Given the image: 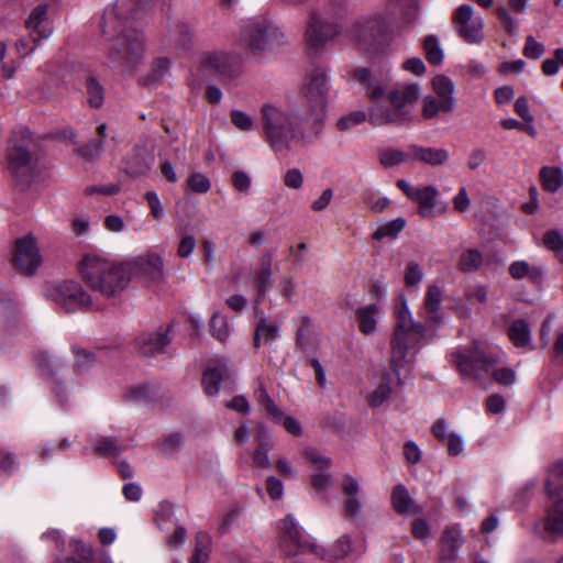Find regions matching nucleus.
I'll use <instances>...</instances> for the list:
<instances>
[{
    "instance_id": "obj_57",
    "label": "nucleus",
    "mask_w": 563,
    "mask_h": 563,
    "mask_svg": "<svg viewBox=\"0 0 563 563\" xmlns=\"http://www.w3.org/2000/svg\"><path fill=\"white\" fill-rule=\"evenodd\" d=\"M232 184L236 190L243 194H247L251 189V178L246 173L242 170H236L233 173Z\"/></svg>"
},
{
    "instance_id": "obj_35",
    "label": "nucleus",
    "mask_w": 563,
    "mask_h": 563,
    "mask_svg": "<svg viewBox=\"0 0 563 563\" xmlns=\"http://www.w3.org/2000/svg\"><path fill=\"white\" fill-rule=\"evenodd\" d=\"M405 225L406 221L401 217L387 221L380 224L375 230V232L373 233V239L376 241H380L384 239H394L402 231Z\"/></svg>"
},
{
    "instance_id": "obj_37",
    "label": "nucleus",
    "mask_w": 563,
    "mask_h": 563,
    "mask_svg": "<svg viewBox=\"0 0 563 563\" xmlns=\"http://www.w3.org/2000/svg\"><path fill=\"white\" fill-rule=\"evenodd\" d=\"M422 45L427 60L432 65H441L444 53L438 37L435 35H428L424 37Z\"/></svg>"
},
{
    "instance_id": "obj_53",
    "label": "nucleus",
    "mask_w": 563,
    "mask_h": 563,
    "mask_svg": "<svg viewBox=\"0 0 563 563\" xmlns=\"http://www.w3.org/2000/svg\"><path fill=\"white\" fill-rule=\"evenodd\" d=\"M282 284V299L290 300L297 294V283L294 275L287 273L279 276Z\"/></svg>"
},
{
    "instance_id": "obj_16",
    "label": "nucleus",
    "mask_w": 563,
    "mask_h": 563,
    "mask_svg": "<svg viewBox=\"0 0 563 563\" xmlns=\"http://www.w3.org/2000/svg\"><path fill=\"white\" fill-rule=\"evenodd\" d=\"M130 280L132 277L144 283H159L164 279V258L155 252H146L126 262Z\"/></svg>"
},
{
    "instance_id": "obj_27",
    "label": "nucleus",
    "mask_w": 563,
    "mask_h": 563,
    "mask_svg": "<svg viewBox=\"0 0 563 563\" xmlns=\"http://www.w3.org/2000/svg\"><path fill=\"white\" fill-rule=\"evenodd\" d=\"M463 543V533L460 526H452L443 532L441 539L440 558L444 562H451L457 556L459 549Z\"/></svg>"
},
{
    "instance_id": "obj_6",
    "label": "nucleus",
    "mask_w": 563,
    "mask_h": 563,
    "mask_svg": "<svg viewBox=\"0 0 563 563\" xmlns=\"http://www.w3.org/2000/svg\"><path fill=\"white\" fill-rule=\"evenodd\" d=\"M451 362L460 372L463 379L477 380L492 372L494 379L501 385L509 386L516 382V373L511 368L493 369L497 356L487 354V346L479 340L456 349L450 354Z\"/></svg>"
},
{
    "instance_id": "obj_22",
    "label": "nucleus",
    "mask_w": 563,
    "mask_h": 563,
    "mask_svg": "<svg viewBox=\"0 0 563 563\" xmlns=\"http://www.w3.org/2000/svg\"><path fill=\"white\" fill-rule=\"evenodd\" d=\"M48 8L47 3L36 5L25 20V27L35 43L53 34L54 29L47 16Z\"/></svg>"
},
{
    "instance_id": "obj_5",
    "label": "nucleus",
    "mask_w": 563,
    "mask_h": 563,
    "mask_svg": "<svg viewBox=\"0 0 563 563\" xmlns=\"http://www.w3.org/2000/svg\"><path fill=\"white\" fill-rule=\"evenodd\" d=\"M415 0H386L382 11L374 12L355 21L350 36L364 51L374 52L390 41L388 18L412 7Z\"/></svg>"
},
{
    "instance_id": "obj_15",
    "label": "nucleus",
    "mask_w": 563,
    "mask_h": 563,
    "mask_svg": "<svg viewBox=\"0 0 563 563\" xmlns=\"http://www.w3.org/2000/svg\"><path fill=\"white\" fill-rule=\"evenodd\" d=\"M340 34V26L335 22L325 21L317 12H311L305 32L307 48L310 53H319L324 45Z\"/></svg>"
},
{
    "instance_id": "obj_63",
    "label": "nucleus",
    "mask_w": 563,
    "mask_h": 563,
    "mask_svg": "<svg viewBox=\"0 0 563 563\" xmlns=\"http://www.w3.org/2000/svg\"><path fill=\"white\" fill-rule=\"evenodd\" d=\"M402 69L410 71L416 76H421L427 70L426 65L420 57L408 58L406 62H404Z\"/></svg>"
},
{
    "instance_id": "obj_28",
    "label": "nucleus",
    "mask_w": 563,
    "mask_h": 563,
    "mask_svg": "<svg viewBox=\"0 0 563 563\" xmlns=\"http://www.w3.org/2000/svg\"><path fill=\"white\" fill-rule=\"evenodd\" d=\"M455 106L443 101L434 95H427L421 101V115L426 120L439 118L443 113H451Z\"/></svg>"
},
{
    "instance_id": "obj_50",
    "label": "nucleus",
    "mask_w": 563,
    "mask_h": 563,
    "mask_svg": "<svg viewBox=\"0 0 563 563\" xmlns=\"http://www.w3.org/2000/svg\"><path fill=\"white\" fill-rule=\"evenodd\" d=\"M230 118L234 126L243 132H250L255 126L254 119L242 110H232Z\"/></svg>"
},
{
    "instance_id": "obj_9",
    "label": "nucleus",
    "mask_w": 563,
    "mask_h": 563,
    "mask_svg": "<svg viewBox=\"0 0 563 563\" xmlns=\"http://www.w3.org/2000/svg\"><path fill=\"white\" fill-rule=\"evenodd\" d=\"M303 95L310 103L313 121V136H319L324 121L328 95V77L324 69H310L305 78Z\"/></svg>"
},
{
    "instance_id": "obj_40",
    "label": "nucleus",
    "mask_w": 563,
    "mask_h": 563,
    "mask_svg": "<svg viewBox=\"0 0 563 563\" xmlns=\"http://www.w3.org/2000/svg\"><path fill=\"white\" fill-rule=\"evenodd\" d=\"M95 452L103 457L117 456L122 448L114 438H100L95 442Z\"/></svg>"
},
{
    "instance_id": "obj_34",
    "label": "nucleus",
    "mask_w": 563,
    "mask_h": 563,
    "mask_svg": "<svg viewBox=\"0 0 563 563\" xmlns=\"http://www.w3.org/2000/svg\"><path fill=\"white\" fill-rule=\"evenodd\" d=\"M70 547L74 556L68 558L66 561H56L55 563H92L95 552L90 545L79 540H71Z\"/></svg>"
},
{
    "instance_id": "obj_43",
    "label": "nucleus",
    "mask_w": 563,
    "mask_h": 563,
    "mask_svg": "<svg viewBox=\"0 0 563 563\" xmlns=\"http://www.w3.org/2000/svg\"><path fill=\"white\" fill-rule=\"evenodd\" d=\"M391 501L395 510L399 514L409 511L412 504L408 490L402 485L395 487Z\"/></svg>"
},
{
    "instance_id": "obj_51",
    "label": "nucleus",
    "mask_w": 563,
    "mask_h": 563,
    "mask_svg": "<svg viewBox=\"0 0 563 563\" xmlns=\"http://www.w3.org/2000/svg\"><path fill=\"white\" fill-rule=\"evenodd\" d=\"M367 119V114L363 110L352 111L349 114L342 117L338 121L340 130H350L352 126L363 123Z\"/></svg>"
},
{
    "instance_id": "obj_49",
    "label": "nucleus",
    "mask_w": 563,
    "mask_h": 563,
    "mask_svg": "<svg viewBox=\"0 0 563 563\" xmlns=\"http://www.w3.org/2000/svg\"><path fill=\"white\" fill-rule=\"evenodd\" d=\"M87 99L91 107L99 108L103 103V89L95 78L87 80Z\"/></svg>"
},
{
    "instance_id": "obj_41",
    "label": "nucleus",
    "mask_w": 563,
    "mask_h": 563,
    "mask_svg": "<svg viewBox=\"0 0 563 563\" xmlns=\"http://www.w3.org/2000/svg\"><path fill=\"white\" fill-rule=\"evenodd\" d=\"M255 397L258 404L265 409L267 415H269L274 420L282 419V411L274 402V400L269 397L267 390L264 387H258L255 390Z\"/></svg>"
},
{
    "instance_id": "obj_23",
    "label": "nucleus",
    "mask_w": 563,
    "mask_h": 563,
    "mask_svg": "<svg viewBox=\"0 0 563 563\" xmlns=\"http://www.w3.org/2000/svg\"><path fill=\"white\" fill-rule=\"evenodd\" d=\"M341 490L344 496L345 515L350 518L358 516L362 509V497L357 479L351 475H345L341 482Z\"/></svg>"
},
{
    "instance_id": "obj_38",
    "label": "nucleus",
    "mask_w": 563,
    "mask_h": 563,
    "mask_svg": "<svg viewBox=\"0 0 563 563\" xmlns=\"http://www.w3.org/2000/svg\"><path fill=\"white\" fill-rule=\"evenodd\" d=\"M378 158L379 163L384 167H394L405 162H411V158H409L408 155V150L402 152L393 147L380 151Z\"/></svg>"
},
{
    "instance_id": "obj_25",
    "label": "nucleus",
    "mask_w": 563,
    "mask_h": 563,
    "mask_svg": "<svg viewBox=\"0 0 563 563\" xmlns=\"http://www.w3.org/2000/svg\"><path fill=\"white\" fill-rule=\"evenodd\" d=\"M168 344L167 330L159 328L155 331L144 332L136 338L135 345L143 356H152L163 351Z\"/></svg>"
},
{
    "instance_id": "obj_31",
    "label": "nucleus",
    "mask_w": 563,
    "mask_h": 563,
    "mask_svg": "<svg viewBox=\"0 0 563 563\" xmlns=\"http://www.w3.org/2000/svg\"><path fill=\"white\" fill-rule=\"evenodd\" d=\"M390 380L388 373H383L377 377L376 386L368 395V402L372 407H379L389 398L391 394Z\"/></svg>"
},
{
    "instance_id": "obj_30",
    "label": "nucleus",
    "mask_w": 563,
    "mask_h": 563,
    "mask_svg": "<svg viewBox=\"0 0 563 563\" xmlns=\"http://www.w3.org/2000/svg\"><path fill=\"white\" fill-rule=\"evenodd\" d=\"M431 86L435 97L456 107V100L454 98L455 85L451 78L445 75H437L433 77Z\"/></svg>"
},
{
    "instance_id": "obj_36",
    "label": "nucleus",
    "mask_w": 563,
    "mask_h": 563,
    "mask_svg": "<svg viewBox=\"0 0 563 563\" xmlns=\"http://www.w3.org/2000/svg\"><path fill=\"white\" fill-rule=\"evenodd\" d=\"M509 274L514 279L537 280L541 276V269L531 266L527 261H515L509 266Z\"/></svg>"
},
{
    "instance_id": "obj_61",
    "label": "nucleus",
    "mask_w": 563,
    "mask_h": 563,
    "mask_svg": "<svg viewBox=\"0 0 563 563\" xmlns=\"http://www.w3.org/2000/svg\"><path fill=\"white\" fill-rule=\"evenodd\" d=\"M454 209L459 212H466L471 206V200L465 187H461L453 198Z\"/></svg>"
},
{
    "instance_id": "obj_60",
    "label": "nucleus",
    "mask_w": 563,
    "mask_h": 563,
    "mask_svg": "<svg viewBox=\"0 0 563 563\" xmlns=\"http://www.w3.org/2000/svg\"><path fill=\"white\" fill-rule=\"evenodd\" d=\"M506 400L503 396L494 394L490 395L486 400V410L488 413L497 415L504 411Z\"/></svg>"
},
{
    "instance_id": "obj_26",
    "label": "nucleus",
    "mask_w": 563,
    "mask_h": 563,
    "mask_svg": "<svg viewBox=\"0 0 563 563\" xmlns=\"http://www.w3.org/2000/svg\"><path fill=\"white\" fill-rule=\"evenodd\" d=\"M382 314V307L377 302L360 307L355 311V319L360 332L364 335L375 334L377 331L378 319Z\"/></svg>"
},
{
    "instance_id": "obj_8",
    "label": "nucleus",
    "mask_w": 563,
    "mask_h": 563,
    "mask_svg": "<svg viewBox=\"0 0 563 563\" xmlns=\"http://www.w3.org/2000/svg\"><path fill=\"white\" fill-rule=\"evenodd\" d=\"M279 547L285 555L291 556L301 552H311L317 556L339 563L353 552L352 540L347 534L341 536L329 550L308 540L292 516L283 520Z\"/></svg>"
},
{
    "instance_id": "obj_7",
    "label": "nucleus",
    "mask_w": 563,
    "mask_h": 563,
    "mask_svg": "<svg viewBox=\"0 0 563 563\" xmlns=\"http://www.w3.org/2000/svg\"><path fill=\"white\" fill-rule=\"evenodd\" d=\"M84 280L106 297H114L130 284L126 262H117L100 254H87L80 262Z\"/></svg>"
},
{
    "instance_id": "obj_46",
    "label": "nucleus",
    "mask_w": 563,
    "mask_h": 563,
    "mask_svg": "<svg viewBox=\"0 0 563 563\" xmlns=\"http://www.w3.org/2000/svg\"><path fill=\"white\" fill-rule=\"evenodd\" d=\"M482 263V254L475 249H470L462 253L460 260V268L463 272H472L479 268Z\"/></svg>"
},
{
    "instance_id": "obj_20",
    "label": "nucleus",
    "mask_w": 563,
    "mask_h": 563,
    "mask_svg": "<svg viewBox=\"0 0 563 563\" xmlns=\"http://www.w3.org/2000/svg\"><path fill=\"white\" fill-rule=\"evenodd\" d=\"M305 456L311 464L312 474L310 483L314 493L325 494L333 485L332 475L330 473V457L314 449H307Z\"/></svg>"
},
{
    "instance_id": "obj_3",
    "label": "nucleus",
    "mask_w": 563,
    "mask_h": 563,
    "mask_svg": "<svg viewBox=\"0 0 563 563\" xmlns=\"http://www.w3.org/2000/svg\"><path fill=\"white\" fill-rule=\"evenodd\" d=\"M130 5L117 1L104 10L101 23L102 34L111 60L132 64L144 54V35L128 24Z\"/></svg>"
},
{
    "instance_id": "obj_55",
    "label": "nucleus",
    "mask_w": 563,
    "mask_h": 563,
    "mask_svg": "<svg viewBox=\"0 0 563 563\" xmlns=\"http://www.w3.org/2000/svg\"><path fill=\"white\" fill-rule=\"evenodd\" d=\"M497 15H498V19L501 21L505 30L509 33V34H514L517 32L518 30V23L517 21L512 18V15L510 14L509 10L503 5L498 7L497 8Z\"/></svg>"
},
{
    "instance_id": "obj_59",
    "label": "nucleus",
    "mask_w": 563,
    "mask_h": 563,
    "mask_svg": "<svg viewBox=\"0 0 563 563\" xmlns=\"http://www.w3.org/2000/svg\"><path fill=\"white\" fill-rule=\"evenodd\" d=\"M284 183L287 187L299 189L303 184V177L298 168L288 169L284 176Z\"/></svg>"
},
{
    "instance_id": "obj_24",
    "label": "nucleus",
    "mask_w": 563,
    "mask_h": 563,
    "mask_svg": "<svg viewBox=\"0 0 563 563\" xmlns=\"http://www.w3.org/2000/svg\"><path fill=\"white\" fill-rule=\"evenodd\" d=\"M408 155L412 162H420L433 167L445 165L450 159L449 151L443 147L410 145Z\"/></svg>"
},
{
    "instance_id": "obj_1",
    "label": "nucleus",
    "mask_w": 563,
    "mask_h": 563,
    "mask_svg": "<svg viewBox=\"0 0 563 563\" xmlns=\"http://www.w3.org/2000/svg\"><path fill=\"white\" fill-rule=\"evenodd\" d=\"M443 289L441 286L429 285L420 308L423 322L415 320L405 296L394 308V335L391 341V364L395 371L413 358L416 351L431 342L438 328L444 323L441 310Z\"/></svg>"
},
{
    "instance_id": "obj_19",
    "label": "nucleus",
    "mask_w": 563,
    "mask_h": 563,
    "mask_svg": "<svg viewBox=\"0 0 563 563\" xmlns=\"http://www.w3.org/2000/svg\"><path fill=\"white\" fill-rule=\"evenodd\" d=\"M51 296L66 311H76L91 306L90 296L80 284L73 280H65L56 285Z\"/></svg>"
},
{
    "instance_id": "obj_44",
    "label": "nucleus",
    "mask_w": 563,
    "mask_h": 563,
    "mask_svg": "<svg viewBox=\"0 0 563 563\" xmlns=\"http://www.w3.org/2000/svg\"><path fill=\"white\" fill-rule=\"evenodd\" d=\"M278 335V328L275 323L267 322L266 320H262L261 323L256 327L255 335H254V345L257 347L261 344V341H271L274 340Z\"/></svg>"
},
{
    "instance_id": "obj_12",
    "label": "nucleus",
    "mask_w": 563,
    "mask_h": 563,
    "mask_svg": "<svg viewBox=\"0 0 563 563\" xmlns=\"http://www.w3.org/2000/svg\"><path fill=\"white\" fill-rule=\"evenodd\" d=\"M277 269L278 265L275 261V255L271 252L263 255L255 275V287L257 289L256 302H260L266 297L272 302H277L278 298H282V284L279 278L277 280L274 279V274Z\"/></svg>"
},
{
    "instance_id": "obj_64",
    "label": "nucleus",
    "mask_w": 563,
    "mask_h": 563,
    "mask_svg": "<svg viewBox=\"0 0 563 563\" xmlns=\"http://www.w3.org/2000/svg\"><path fill=\"white\" fill-rule=\"evenodd\" d=\"M196 247V240L192 235H184L178 244L177 253L180 257H188Z\"/></svg>"
},
{
    "instance_id": "obj_54",
    "label": "nucleus",
    "mask_w": 563,
    "mask_h": 563,
    "mask_svg": "<svg viewBox=\"0 0 563 563\" xmlns=\"http://www.w3.org/2000/svg\"><path fill=\"white\" fill-rule=\"evenodd\" d=\"M145 199L150 206L151 213L156 221H159L164 216V207L155 191H147Z\"/></svg>"
},
{
    "instance_id": "obj_2",
    "label": "nucleus",
    "mask_w": 563,
    "mask_h": 563,
    "mask_svg": "<svg viewBox=\"0 0 563 563\" xmlns=\"http://www.w3.org/2000/svg\"><path fill=\"white\" fill-rule=\"evenodd\" d=\"M352 80L358 84L373 101L368 110V120L374 125L402 124L412 118L408 106L415 103L421 93L418 84H406L388 89L384 79L372 76L367 68H356Z\"/></svg>"
},
{
    "instance_id": "obj_39",
    "label": "nucleus",
    "mask_w": 563,
    "mask_h": 563,
    "mask_svg": "<svg viewBox=\"0 0 563 563\" xmlns=\"http://www.w3.org/2000/svg\"><path fill=\"white\" fill-rule=\"evenodd\" d=\"M223 371L218 367H209L203 374L202 385L207 395L214 396L219 393Z\"/></svg>"
},
{
    "instance_id": "obj_18",
    "label": "nucleus",
    "mask_w": 563,
    "mask_h": 563,
    "mask_svg": "<svg viewBox=\"0 0 563 563\" xmlns=\"http://www.w3.org/2000/svg\"><path fill=\"white\" fill-rule=\"evenodd\" d=\"M8 168L15 184L26 189L35 175L36 162L23 146H13L8 153Z\"/></svg>"
},
{
    "instance_id": "obj_17",
    "label": "nucleus",
    "mask_w": 563,
    "mask_h": 563,
    "mask_svg": "<svg viewBox=\"0 0 563 563\" xmlns=\"http://www.w3.org/2000/svg\"><path fill=\"white\" fill-rule=\"evenodd\" d=\"M12 263L21 274L26 276L33 275L40 267L42 256L31 234L15 240Z\"/></svg>"
},
{
    "instance_id": "obj_14",
    "label": "nucleus",
    "mask_w": 563,
    "mask_h": 563,
    "mask_svg": "<svg viewBox=\"0 0 563 563\" xmlns=\"http://www.w3.org/2000/svg\"><path fill=\"white\" fill-rule=\"evenodd\" d=\"M397 186L410 200L418 203L419 214L423 218H433L445 211V207L439 203L440 192L437 187L431 185L424 187L412 186L404 179L398 180Z\"/></svg>"
},
{
    "instance_id": "obj_52",
    "label": "nucleus",
    "mask_w": 563,
    "mask_h": 563,
    "mask_svg": "<svg viewBox=\"0 0 563 563\" xmlns=\"http://www.w3.org/2000/svg\"><path fill=\"white\" fill-rule=\"evenodd\" d=\"M545 52V47L542 43L538 42L533 36H527L523 55L530 59H539Z\"/></svg>"
},
{
    "instance_id": "obj_29",
    "label": "nucleus",
    "mask_w": 563,
    "mask_h": 563,
    "mask_svg": "<svg viewBox=\"0 0 563 563\" xmlns=\"http://www.w3.org/2000/svg\"><path fill=\"white\" fill-rule=\"evenodd\" d=\"M508 335L516 347L526 351L531 350V331L525 320H514L509 327Z\"/></svg>"
},
{
    "instance_id": "obj_56",
    "label": "nucleus",
    "mask_w": 563,
    "mask_h": 563,
    "mask_svg": "<svg viewBox=\"0 0 563 563\" xmlns=\"http://www.w3.org/2000/svg\"><path fill=\"white\" fill-rule=\"evenodd\" d=\"M545 246L558 254L563 249V236L558 231H549L544 234Z\"/></svg>"
},
{
    "instance_id": "obj_48",
    "label": "nucleus",
    "mask_w": 563,
    "mask_h": 563,
    "mask_svg": "<svg viewBox=\"0 0 563 563\" xmlns=\"http://www.w3.org/2000/svg\"><path fill=\"white\" fill-rule=\"evenodd\" d=\"M210 327H211L212 335L217 340L224 342L229 338L230 329H229V323H228V320L225 317H223L219 313H214L212 316Z\"/></svg>"
},
{
    "instance_id": "obj_10",
    "label": "nucleus",
    "mask_w": 563,
    "mask_h": 563,
    "mask_svg": "<svg viewBox=\"0 0 563 563\" xmlns=\"http://www.w3.org/2000/svg\"><path fill=\"white\" fill-rule=\"evenodd\" d=\"M545 489L554 505L548 510L545 529L554 536H563V461L554 464L545 483Z\"/></svg>"
},
{
    "instance_id": "obj_33",
    "label": "nucleus",
    "mask_w": 563,
    "mask_h": 563,
    "mask_svg": "<svg viewBox=\"0 0 563 563\" xmlns=\"http://www.w3.org/2000/svg\"><path fill=\"white\" fill-rule=\"evenodd\" d=\"M542 187L551 192L563 186V172L559 167H543L540 172Z\"/></svg>"
},
{
    "instance_id": "obj_13",
    "label": "nucleus",
    "mask_w": 563,
    "mask_h": 563,
    "mask_svg": "<svg viewBox=\"0 0 563 563\" xmlns=\"http://www.w3.org/2000/svg\"><path fill=\"white\" fill-rule=\"evenodd\" d=\"M279 35V30L263 18L250 20L242 29L241 41L253 52L262 51L273 44Z\"/></svg>"
},
{
    "instance_id": "obj_47",
    "label": "nucleus",
    "mask_w": 563,
    "mask_h": 563,
    "mask_svg": "<svg viewBox=\"0 0 563 563\" xmlns=\"http://www.w3.org/2000/svg\"><path fill=\"white\" fill-rule=\"evenodd\" d=\"M423 279V271L420 264L415 261L407 263L404 272V280L407 287H416Z\"/></svg>"
},
{
    "instance_id": "obj_62",
    "label": "nucleus",
    "mask_w": 563,
    "mask_h": 563,
    "mask_svg": "<svg viewBox=\"0 0 563 563\" xmlns=\"http://www.w3.org/2000/svg\"><path fill=\"white\" fill-rule=\"evenodd\" d=\"M364 201L368 206V208L374 212H380L387 208L389 205V200L386 197L375 196L373 194H368L365 196Z\"/></svg>"
},
{
    "instance_id": "obj_45",
    "label": "nucleus",
    "mask_w": 563,
    "mask_h": 563,
    "mask_svg": "<svg viewBox=\"0 0 563 563\" xmlns=\"http://www.w3.org/2000/svg\"><path fill=\"white\" fill-rule=\"evenodd\" d=\"M563 67V47L555 48L553 57L547 58L542 62L541 70L544 76H555Z\"/></svg>"
},
{
    "instance_id": "obj_32",
    "label": "nucleus",
    "mask_w": 563,
    "mask_h": 563,
    "mask_svg": "<svg viewBox=\"0 0 563 563\" xmlns=\"http://www.w3.org/2000/svg\"><path fill=\"white\" fill-rule=\"evenodd\" d=\"M212 541L209 533L199 531L195 538V552L191 563H207L211 553Z\"/></svg>"
},
{
    "instance_id": "obj_11",
    "label": "nucleus",
    "mask_w": 563,
    "mask_h": 563,
    "mask_svg": "<svg viewBox=\"0 0 563 563\" xmlns=\"http://www.w3.org/2000/svg\"><path fill=\"white\" fill-rule=\"evenodd\" d=\"M456 34L468 44H481L485 38L484 20L470 4H461L452 15Z\"/></svg>"
},
{
    "instance_id": "obj_4",
    "label": "nucleus",
    "mask_w": 563,
    "mask_h": 563,
    "mask_svg": "<svg viewBox=\"0 0 563 563\" xmlns=\"http://www.w3.org/2000/svg\"><path fill=\"white\" fill-rule=\"evenodd\" d=\"M261 118L266 141L275 152L288 150L292 142L305 145L317 137L313 136V131L305 133L297 124L294 111L285 103H264L261 108Z\"/></svg>"
},
{
    "instance_id": "obj_21",
    "label": "nucleus",
    "mask_w": 563,
    "mask_h": 563,
    "mask_svg": "<svg viewBox=\"0 0 563 563\" xmlns=\"http://www.w3.org/2000/svg\"><path fill=\"white\" fill-rule=\"evenodd\" d=\"M242 58L229 52H208L202 58V67L222 77L233 78L241 71Z\"/></svg>"
},
{
    "instance_id": "obj_58",
    "label": "nucleus",
    "mask_w": 563,
    "mask_h": 563,
    "mask_svg": "<svg viewBox=\"0 0 563 563\" xmlns=\"http://www.w3.org/2000/svg\"><path fill=\"white\" fill-rule=\"evenodd\" d=\"M450 455L457 456L464 451V440L461 434L452 433L445 442Z\"/></svg>"
},
{
    "instance_id": "obj_42",
    "label": "nucleus",
    "mask_w": 563,
    "mask_h": 563,
    "mask_svg": "<svg viewBox=\"0 0 563 563\" xmlns=\"http://www.w3.org/2000/svg\"><path fill=\"white\" fill-rule=\"evenodd\" d=\"M189 191L195 194H207L211 188L210 179L202 173L194 172L186 181Z\"/></svg>"
}]
</instances>
